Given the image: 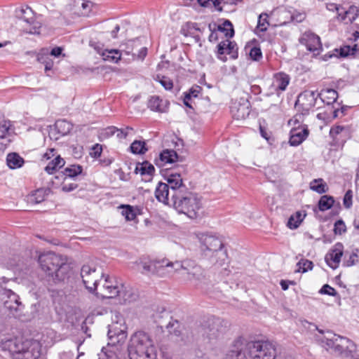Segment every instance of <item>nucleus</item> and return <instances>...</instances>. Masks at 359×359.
Returning <instances> with one entry per match:
<instances>
[{
	"instance_id": "obj_58",
	"label": "nucleus",
	"mask_w": 359,
	"mask_h": 359,
	"mask_svg": "<svg viewBox=\"0 0 359 359\" xmlns=\"http://www.w3.org/2000/svg\"><path fill=\"white\" fill-rule=\"evenodd\" d=\"M320 293L332 297H335L337 294L335 289L327 284H325L322 287V288L320 290Z\"/></svg>"
},
{
	"instance_id": "obj_3",
	"label": "nucleus",
	"mask_w": 359,
	"mask_h": 359,
	"mask_svg": "<svg viewBox=\"0 0 359 359\" xmlns=\"http://www.w3.org/2000/svg\"><path fill=\"white\" fill-rule=\"evenodd\" d=\"M201 250L204 259L210 260L212 264L222 266L227 259V253L224 249L222 240L212 234H202L199 238Z\"/></svg>"
},
{
	"instance_id": "obj_51",
	"label": "nucleus",
	"mask_w": 359,
	"mask_h": 359,
	"mask_svg": "<svg viewBox=\"0 0 359 359\" xmlns=\"http://www.w3.org/2000/svg\"><path fill=\"white\" fill-rule=\"evenodd\" d=\"M336 104L337 105V107H336L334 105L332 107V117L333 118H339V117L344 116L345 115V113H346V110L348 109V106L339 107V105H340L339 103H336Z\"/></svg>"
},
{
	"instance_id": "obj_55",
	"label": "nucleus",
	"mask_w": 359,
	"mask_h": 359,
	"mask_svg": "<svg viewBox=\"0 0 359 359\" xmlns=\"http://www.w3.org/2000/svg\"><path fill=\"white\" fill-rule=\"evenodd\" d=\"M346 231V227L344 222L342 219H339L334 223V231L335 234L341 235Z\"/></svg>"
},
{
	"instance_id": "obj_52",
	"label": "nucleus",
	"mask_w": 359,
	"mask_h": 359,
	"mask_svg": "<svg viewBox=\"0 0 359 359\" xmlns=\"http://www.w3.org/2000/svg\"><path fill=\"white\" fill-rule=\"evenodd\" d=\"M11 122L7 121H0V138H5L9 134L11 130Z\"/></svg>"
},
{
	"instance_id": "obj_21",
	"label": "nucleus",
	"mask_w": 359,
	"mask_h": 359,
	"mask_svg": "<svg viewBox=\"0 0 359 359\" xmlns=\"http://www.w3.org/2000/svg\"><path fill=\"white\" fill-rule=\"evenodd\" d=\"M290 76L283 72H278L274 75L271 88L279 95L280 92L285 91L290 83Z\"/></svg>"
},
{
	"instance_id": "obj_18",
	"label": "nucleus",
	"mask_w": 359,
	"mask_h": 359,
	"mask_svg": "<svg viewBox=\"0 0 359 359\" xmlns=\"http://www.w3.org/2000/svg\"><path fill=\"white\" fill-rule=\"evenodd\" d=\"M344 246L342 243H337L334 248L325 255V262L332 269H337L343 255Z\"/></svg>"
},
{
	"instance_id": "obj_6",
	"label": "nucleus",
	"mask_w": 359,
	"mask_h": 359,
	"mask_svg": "<svg viewBox=\"0 0 359 359\" xmlns=\"http://www.w3.org/2000/svg\"><path fill=\"white\" fill-rule=\"evenodd\" d=\"M245 349L251 359H276V348L269 341H251L245 344Z\"/></svg>"
},
{
	"instance_id": "obj_38",
	"label": "nucleus",
	"mask_w": 359,
	"mask_h": 359,
	"mask_svg": "<svg viewBox=\"0 0 359 359\" xmlns=\"http://www.w3.org/2000/svg\"><path fill=\"white\" fill-rule=\"evenodd\" d=\"M65 163V160L60 156H57L45 167V171L52 175L57 168L63 167Z\"/></svg>"
},
{
	"instance_id": "obj_42",
	"label": "nucleus",
	"mask_w": 359,
	"mask_h": 359,
	"mask_svg": "<svg viewBox=\"0 0 359 359\" xmlns=\"http://www.w3.org/2000/svg\"><path fill=\"white\" fill-rule=\"evenodd\" d=\"M169 184L163 182H158V201L164 204H169Z\"/></svg>"
},
{
	"instance_id": "obj_53",
	"label": "nucleus",
	"mask_w": 359,
	"mask_h": 359,
	"mask_svg": "<svg viewBox=\"0 0 359 359\" xmlns=\"http://www.w3.org/2000/svg\"><path fill=\"white\" fill-rule=\"evenodd\" d=\"M229 46H226V54L229 55L232 59L238 57V46L235 42L229 40Z\"/></svg>"
},
{
	"instance_id": "obj_37",
	"label": "nucleus",
	"mask_w": 359,
	"mask_h": 359,
	"mask_svg": "<svg viewBox=\"0 0 359 359\" xmlns=\"http://www.w3.org/2000/svg\"><path fill=\"white\" fill-rule=\"evenodd\" d=\"M310 189L318 194H325L328 190V187L322 178L313 180L310 182Z\"/></svg>"
},
{
	"instance_id": "obj_56",
	"label": "nucleus",
	"mask_w": 359,
	"mask_h": 359,
	"mask_svg": "<svg viewBox=\"0 0 359 359\" xmlns=\"http://www.w3.org/2000/svg\"><path fill=\"white\" fill-rule=\"evenodd\" d=\"M353 191L352 190H348L343 198V204L344 207L347 209L350 208L352 206L353 202Z\"/></svg>"
},
{
	"instance_id": "obj_9",
	"label": "nucleus",
	"mask_w": 359,
	"mask_h": 359,
	"mask_svg": "<svg viewBox=\"0 0 359 359\" xmlns=\"http://www.w3.org/2000/svg\"><path fill=\"white\" fill-rule=\"evenodd\" d=\"M318 97L316 92L305 90L299 95L295 107L298 111H302L303 114H309L310 109L315 107Z\"/></svg>"
},
{
	"instance_id": "obj_17",
	"label": "nucleus",
	"mask_w": 359,
	"mask_h": 359,
	"mask_svg": "<svg viewBox=\"0 0 359 359\" xmlns=\"http://www.w3.org/2000/svg\"><path fill=\"white\" fill-rule=\"evenodd\" d=\"M95 267L90 266L88 264H84L81 270V276L83 279V283L86 289L90 293H93L95 292L98 283L97 280L90 278L91 273H95Z\"/></svg>"
},
{
	"instance_id": "obj_54",
	"label": "nucleus",
	"mask_w": 359,
	"mask_h": 359,
	"mask_svg": "<svg viewBox=\"0 0 359 359\" xmlns=\"http://www.w3.org/2000/svg\"><path fill=\"white\" fill-rule=\"evenodd\" d=\"M197 1L203 7H210L212 4L218 11L222 10L221 7H219L220 4L219 0H197Z\"/></svg>"
},
{
	"instance_id": "obj_28",
	"label": "nucleus",
	"mask_w": 359,
	"mask_h": 359,
	"mask_svg": "<svg viewBox=\"0 0 359 359\" xmlns=\"http://www.w3.org/2000/svg\"><path fill=\"white\" fill-rule=\"evenodd\" d=\"M107 336L112 344H116L124 339L126 337V333L123 330L118 329L116 325H109Z\"/></svg>"
},
{
	"instance_id": "obj_26",
	"label": "nucleus",
	"mask_w": 359,
	"mask_h": 359,
	"mask_svg": "<svg viewBox=\"0 0 359 359\" xmlns=\"http://www.w3.org/2000/svg\"><path fill=\"white\" fill-rule=\"evenodd\" d=\"M50 192V189L48 188L38 189L27 196V201L29 203L39 204L45 200L46 197L48 196Z\"/></svg>"
},
{
	"instance_id": "obj_23",
	"label": "nucleus",
	"mask_w": 359,
	"mask_h": 359,
	"mask_svg": "<svg viewBox=\"0 0 359 359\" xmlns=\"http://www.w3.org/2000/svg\"><path fill=\"white\" fill-rule=\"evenodd\" d=\"M187 281L194 283L197 287L208 285L210 282L205 270L201 266L192 273Z\"/></svg>"
},
{
	"instance_id": "obj_61",
	"label": "nucleus",
	"mask_w": 359,
	"mask_h": 359,
	"mask_svg": "<svg viewBox=\"0 0 359 359\" xmlns=\"http://www.w3.org/2000/svg\"><path fill=\"white\" fill-rule=\"evenodd\" d=\"M102 151V145L100 144H95L92 148V151L90 153V155L95 158H97L101 156Z\"/></svg>"
},
{
	"instance_id": "obj_25",
	"label": "nucleus",
	"mask_w": 359,
	"mask_h": 359,
	"mask_svg": "<svg viewBox=\"0 0 359 359\" xmlns=\"http://www.w3.org/2000/svg\"><path fill=\"white\" fill-rule=\"evenodd\" d=\"M318 95L323 103L330 106L332 104H336V101L338 97V93L332 88H326L323 89L320 93H318Z\"/></svg>"
},
{
	"instance_id": "obj_49",
	"label": "nucleus",
	"mask_w": 359,
	"mask_h": 359,
	"mask_svg": "<svg viewBox=\"0 0 359 359\" xmlns=\"http://www.w3.org/2000/svg\"><path fill=\"white\" fill-rule=\"evenodd\" d=\"M121 208H123L122 215L125 216L126 220L132 221L135 219L136 214L131 205H122Z\"/></svg>"
},
{
	"instance_id": "obj_19",
	"label": "nucleus",
	"mask_w": 359,
	"mask_h": 359,
	"mask_svg": "<svg viewBox=\"0 0 359 359\" xmlns=\"http://www.w3.org/2000/svg\"><path fill=\"white\" fill-rule=\"evenodd\" d=\"M245 344L238 340L232 345L226 352L224 359H248V350L245 349Z\"/></svg>"
},
{
	"instance_id": "obj_48",
	"label": "nucleus",
	"mask_w": 359,
	"mask_h": 359,
	"mask_svg": "<svg viewBox=\"0 0 359 359\" xmlns=\"http://www.w3.org/2000/svg\"><path fill=\"white\" fill-rule=\"evenodd\" d=\"M226 46H229L228 39L221 41L217 45V57L223 62H226L227 60L226 57L225 56V54H226Z\"/></svg>"
},
{
	"instance_id": "obj_4",
	"label": "nucleus",
	"mask_w": 359,
	"mask_h": 359,
	"mask_svg": "<svg viewBox=\"0 0 359 359\" xmlns=\"http://www.w3.org/2000/svg\"><path fill=\"white\" fill-rule=\"evenodd\" d=\"M322 346L326 350L346 359H358L355 358L356 352L355 344L349 339L332 332L327 331L325 335L320 339Z\"/></svg>"
},
{
	"instance_id": "obj_32",
	"label": "nucleus",
	"mask_w": 359,
	"mask_h": 359,
	"mask_svg": "<svg viewBox=\"0 0 359 359\" xmlns=\"http://www.w3.org/2000/svg\"><path fill=\"white\" fill-rule=\"evenodd\" d=\"M231 111L233 114V116L237 119L245 118L246 116H248L250 113L249 111V104H235L231 108Z\"/></svg>"
},
{
	"instance_id": "obj_50",
	"label": "nucleus",
	"mask_w": 359,
	"mask_h": 359,
	"mask_svg": "<svg viewBox=\"0 0 359 359\" xmlns=\"http://www.w3.org/2000/svg\"><path fill=\"white\" fill-rule=\"evenodd\" d=\"M298 269L296 270V272H306L309 269H312L313 268V262L308 259H301L297 264Z\"/></svg>"
},
{
	"instance_id": "obj_22",
	"label": "nucleus",
	"mask_w": 359,
	"mask_h": 359,
	"mask_svg": "<svg viewBox=\"0 0 359 359\" xmlns=\"http://www.w3.org/2000/svg\"><path fill=\"white\" fill-rule=\"evenodd\" d=\"M334 53L330 55H325V60L327 58H331L333 56L337 57H345L348 56H353V57H359V48L357 45H354L353 46H344L341 47L339 49L336 48L334 50Z\"/></svg>"
},
{
	"instance_id": "obj_60",
	"label": "nucleus",
	"mask_w": 359,
	"mask_h": 359,
	"mask_svg": "<svg viewBox=\"0 0 359 359\" xmlns=\"http://www.w3.org/2000/svg\"><path fill=\"white\" fill-rule=\"evenodd\" d=\"M105 289L108 291L109 298L116 297L119 295L120 290L117 285L105 286Z\"/></svg>"
},
{
	"instance_id": "obj_8",
	"label": "nucleus",
	"mask_w": 359,
	"mask_h": 359,
	"mask_svg": "<svg viewBox=\"0 0 359 359\" xmlns=\"http://www.w3.org/2000/svg\"><path fill=\"white\" fill-rule=\"evenodd\" d=\"M1 294L4 299V306L5 309L9 311V315L14 318H20L22 315L24 305L20 301L19 296L10 289L2 288Z\"/></svg>"
},
{
	"instance_id": "obj_11",
	"label": "nucleus",
	"mask_w": 359,
	"mask_h": 359,
	"mask_svg": "<svg viewBox=\"0 0 359 359\" xmlns=\"http://www.w3.org/2000/svg\"><path fill=\"white\" fill-rule=\"evenodd\" d=\"M301 44L304 45L307 50L313 55H318L322 50V44L320 37L311 31H306L302 34L299 39Z\"/></svg>"
},
{
	"instance_id": "obj_40",
	"label": "nucleus",
	"mask_w": 359,
	"mask_h": 359,
	"mask_svg": "<svg viewBox=\"0 0 359 359\" xmlns=\"http://www.w3.org/2000/svg\"><path fill=\"white\" fill-rule=\"evenodd\" d=\"M177 158V154L172 149H165L159 154V159L161 161L165 163H171L176 161Z\"/></svg>"
},
{
	"instance_id": "obj_7",
	"label": "nucleus",
	"mask_w": 359,
	"mask_h": 359,
	"mask_svg": "<svg viewBox=\"0 0 359 359\" xmlns=\"http://www.w3.org/2000/svg\"><path fill=\"white\" fill-rule=\"evenodd\" d=\"M227 327V321L219 318L211 317L203 324L201 332L210 342H214L223 337Z\"/></svg>"
},
{
	"instance_id": "obj_44",
	"label": "nucleus",
	"mask_w": 359,
	"mask_h": 359,
	"mask_svg": "<svg viewBox=\"0 0 359 359\" xmlns=\"http://www.w3.org/2000/svg\"><path fill=\"white\" fill-rule=\"evenodd\" d=\"M305 215L301 212H297L294 215H291L287 222V226L291 229H297L303 221Z\"/></svg>"
},
{
	"instance_id": "obj_35",
	"label": "nucleus",
	"mask_w": 359,
	"mask_h": 359,
	"mask_svg": "<svg viewBox=\"0 0 359 359\" xmlns=\"http://www.w3.org/2000/svg\"><path fill=\"white\" fill-rule=\"evenodd\" d=\"M121 51L118 49H106L102 52L101 55L104 60L117 63L121 60Z\"/></svg>"
},
{
	"instance_id": "obj_30",
	"label": "nucleus",
	"mask_w": 359,
	"mask_h": 359,
	"mask_svg": "<svg viewBox=\"0 0 359 359\" xmlns=\"http://www.w3.org/2000/svg\"><path fill=\"white\" fill-rule=\"evenodd\" d=\"M135 173H140L143 177L149 176V177L155 172V168L153 165L145 161L142 163H137L135 169Z\"/></svg>"
},
{
	"instance_id": "obj_63",
	"label": "nucleus",
	"mask_w": 359,
	"mask_h": 359,
	"mask_svg": "<svg viewBox=\"0 0 359 359\" xmlns=\"http://www.w3.org/2000/svg\"><path fill=\"white\" fill-rule=\"evenodd\" d=\"M148 107L154 111H157V96L151 97L148 102Z\"/></svg>"
},
{
	"instance_id": "obj_13",
	"label": "nucleus",
	"mask_w": 359,
	"mask_h": 359,
	"mask_svg": "<svg viewBox=\"0 0 359 359\" xmlns=\"http://www.w3.org/2000/svg\"><path fill=\"white\" fill-rule=\"evenodd\" d=\"M161 313H162V316H158V319L162 320L160 323L158 322V328L163 332V327H165L170 334L180 336V331L177 329L179 327L178 321L172 320L170 311H168L164 307L162 308Z\"/></svg>"
},
{
	"instance_id": "obj_5",
	"label": "nucleus",
	"mask_w": 359,
	"mask_h": 359,
	"mask_svg": "<svg viewBox=\"0 0 359 359\" xmlns=\"http://www.w3.org/2000/svg\"><path fill=\"white\" fill-rule=\"evenodd\" d=\"M173 206L180 214H184L193 219L198 215L201 208V199L193 193H188L185 196L176 194L172 197Z\"/></svg>"
},
{
	"instance_id": "obj_24",
	"label": "nucleus",
	"mask_w": 359,
	"mask_h": 359,
	"mask_svg": "<svg viewBox=\"0 0 359 359\" xmlns=\"http://www.w3.org/2000/svg\"><path fill=\"white\" fill-rule=\"evenodd\" d=\"M309 130L306 126L303 128H293L290 131L289 142L291 146H298L306 139Z\"/></svg>"
},
{
	"instance_id": "obj_46",
	"label": "nucleus",
	"mask_w": 359,
	"mask_h": 359,
	"mask_svg": "<svg viewBox=\"0 0 359 359\" xmlns=\"http://www.w3.org/2000/svg\"><path fill=\"white\" fill-rule=\"evenodd\" d=\"M217 30L222 32L226 37L231 38L234 34V30L231 22L226 20L222 25H217Z\"/></svg>"
},
{
	"instance_id": "obj_45",
	"label": "nucleus",
	"mask_w": 359,
	"mask_h": 359,
	"mask_svg": "<svg viewBox=\"0 0 359 359\" xmlns=\"http://www.w3.org/2000/svg\"><path fill=\"white\" fill-rule=\"evenodd\" d=\"M334 202V200L332 196L324 195L320 197L318 201V208L320 211L327 210L332 208Z\"/></svg>"
},
{
	"instance_id": "obj_2",
	"label": "nucleus",
	"mask_w": 359,
	"mask_h": 359,
	"mask_svg": "<svg viewBox=\"0 0 359 359\" xmlns=\"http://www.w3.org/2000/svg\"><path fill=\"white\" fill-rule=\"evenodd\" d=\"M39 263L43 271L51 277L53 282L63 281L70 271L67 260L60 255L48 252L39 257Z\"/></svg>"
},
{
	"instance_id": "obj_10",
	"label": "nucleus",
	"mask_w": 359,
	"mask_h": 359,
	"mask_svg": "<svg viewBox=\"0 0 359 359\" xmlns=\"http://www.w3.org/2000/svg\"><path fill=\"white\" fill-rule=\"evenodd\" d=\"M15 359H38L41 355L39 344L35 341L25 340Z\"/></svg>"
},
{
	"instance_id": "obj_33",
	"label": "nucleus",
	"mask_w": 359,
	"mask_h": 359,
	"mask_svg": "<svg viewBox=\"0 0 359 359\" xmlns=\"http://www.w3.org/2000/svg\"><path fill=\"white\" fill-rule=\"evenodd\" d=\"M141 46L140 40L139 38L128 40L126 43L121 45V51L124 52L126 55L132 54L133 57L136 56V53L134 52L135 49Z\"/></svg>"
},
{
	"instance_id": "obj_12",
	"label": "nucleus",
	"mask_w": 359,
	"mask_h": 359,
	"mask_svg": "<svg viewBox=\"0 0 359 359\" xmlns=\"http://www.w3.org/2000/svg\"><path fill=\"white\" fill-rule=\"evenodd\" d=\"M17 17L30 25V28L25 31L27 33L31 34H38L40 33L41 23L35 20L34 12L31 8L28 6L22 8L17 12Z\"/></svg>"
},
{
	"instance_id": "obj_57",
	"label": "nucleus",
	"mask_w": 359,
	"mask_h": 359,
	"mask_svg": "<svg viewBox=\"0 0 359 359\" xmlns=\"http://www.w3.org/2000/svg\"><path fill=\"white\" fill-rule=\"evenodd\" d=\"M250 57L255 61L259 60L262 57L261 49L257 47H253L250 49L249 53Z\"/></svg>"
},
{
	"instance_id": "obj_29",
	"label": "nucleus",
	"mask_w": 359,
	"mask_h": 359,
	"mask_svg": "<svg viewBox=\"0 0 359 359\" xmlns=\"http://www.w3.org/2000/svg\"><path fill=\"white\" fill-rule=\"evenodd\" d=\"M7 165L11 169H16L21 168L24 163L25 160L18 153H9L6 156Z\"/></svg>"
},
{
	"instance_id": "obj_47",
	"label": "nucleus",
	"mask_w": 359,
	"mask_h": 359,
	"mask_svg": "<svg viewBox=\"0 0 359 359\" xmlns=\"http://www.w3.org/2000/svg\"><path fill=\"white\" fill-rule=\"evenodd\" d=\"M167 184H169V188L170 187L173 190H175L177 188H180L182 185V179L181 175L177 173L170 174L168 179Z\"/></svg>"
},
{
	"instance_id": "obj_59",
	"label": "nucleus",
	"mask_w": 359,
	"mask_h": 359,
	"mask_svg": "<svg viewBox=\"0 0 359 359\" xmlns=\"http://www.w3.org/2000/svg\"><path fill=\"white\" fill-rule=\"evenodd\" d=\"M158 83H160L165 90H171L173 87L172 81L166 76H162L161 79L158 78Z\"/></svg>"
},
{
	"instance_id": "obj_20",
	"label": "nucleus",
	"mask_w": 359,
	"mask_h": 359,
	"mask_svg": "<svg viewBox=\"0 0 359 359\" xmlns=\"http://www.w3.org/2000/svg\"><path fill=\"white\" fill-rule=\"evenodd\" d=\"M23 341L21 339L16 337L3 339L0 341V348L2 351H8L15 359V354H18L20 351Z\"/></svg>"
},
{
	"instance_id": "obj_34",
	"label": "nucleus",
	"mask_w": 359,
	"mask_h": 359,
	"mask_svg": "<svg viewBox=\"0 0 359 359\" xmlns=\"http://www.w3.org/2000/svg\"><path fill=\"white\" fill-rule=\"evenodd\" d=\"M54 126L57 133L62 136L67 135L72 130V123L66 120L56 121Z\"/></svg>"
},
{
	"instance_id": "obj_27",
	"label": "nucleus",
	"mask_w": 359,
	"mask_h": 359,
	"mask_svg": "<svg viewBox=\"0 0 359 359\" xmlns=\"http://www.w3.org/2000/svg\"><path fill=\"white\" fill-rule=\"evenodd\" d=\"M83 168L80 165H72L66 168L64 171L61 172L58 175L55 176L56 179L65 180L67 177L74 178L81 174Z\"/></svg>"
},
{
	"instance_id": "obj_36",
	"label": "nucleus",
	"mask_w": 359,
	"mask_h": 359,
	"mask_svg": "<svg viewBox=\"0 0 359 359\" xmlns=\"http://www.w3.org/2000/svg\"><path fill=\"white\" fill-rule=\"evenodd\" d=\"M202 88L199 86H192L187 92L184 93V104L189 108L192 109L191 100L192 97H197L201 93Z\"/></svg>"
},
{
	"instance_id": "obj_16",
	"label": "nucleus",
	"mask_w": 359,
	"mask_h": 359,
	"mask_svg": "<svg viewBox=\"0 0 359 359\" xmlns=\"http://www.w3.org/2000/svg\"><path fill=\"white\" fill-rule=\"evenodd\" d=\"M331 6L337 11L338 18L346 24L352 23L359 14V8L355 6H351L348 10L336 4H332Z\"/></svg>"
},
{
	"instance_id": "obj_64",
	"label": "nucleus",
	"mask_w": 359,
	"mask_h": 359,
	"mask_svg": "<svg viewBox=\"0 0 359 359\" xmlns=\"http://www.w3.org/2000/svg\"><path fill=\"white\" fill-rule=\"evenodd\" d=\"M50 57L48 53H43L41 52L38 53L36 56V60L39 62L41 64H44L48 59H49Z\"/></svg>"
},
{
	"instance_id": "obj_1",
	"label": "nucleus",
	"mask_w": 359,
	"mask_h": 359,
	"mask_svg": "<svg viewBox=\"0 0 359 359\" xmlns=\"http://www.w3.org/2000/svg\"><path fill=\"white\" fill-rule=\"evenodd\" d=\"M130 359H157V351L150 335L143 331L135 332L128 344Z\"/></svg>"
},
{
	"instance_id": "obj_41",
	"label": "nucleus",
	"mask_w": 359,
	"mask_h": 359,
	"mask_svg": "<svg viewBox=\"0 0 359 359\" xmlns=\"http://www.w3.org/2000/svg\"><path fill=\"white\" fill-rule=\"evenodd\" d=\"M130 151L134 154H144L147 151L144 141L135 140L129 147Z\"/></svg>"
},
{
	"instance_id": "obj_14",
	"label": "nucleus",
	"mask_w": 359,
	"mask_h": 359,
	"mask_svg": "<svg viewBox=\"0 0 359 359\" xmlns=\"http://www.w3.org/2000/svg\"><path fill=\"white\" fill-rule=\"evenodd\" d=\"M166 266L174 269L177 272L182 271V277L187 280L192 273L198 269L199 265L193 260L187 259L182 262H168Z\"/></svg>"
},
{
	"instance_id": "obj_15",
	"label": "nucleus",
	"mask_w": 359,
	"mask_h": 359,
	"mask_svg": "<svg viewBox=\"0 0 359 359\" xmlns=\"http://www.w3.org/2000/svg\"><path fill=\"white\" fill-rule=\"evenodd\" d=\"M157 260L151 259L148 256H142L135 262L137 270L143 275L151 276L156 275Z\"/></svg>"
},
{
	"instance_id": "obj_62",
	"label": "nucleus",
	"mask_w": 359,
	"mask_h": 359,
	"mask_svg": "<svg viewBox=\"0 0 359 359\" xmlns=\"http://www.w3.org/2000/svg\"><path fill=\"white\" fill-rule=\"evenodd\" d=\"M358 255L355 252H353L350 255L348 259H346L344 262V265L346 266H351L354 265L358 262Z\"/></svg>"
},
{
	"instance_id": "obj_39",
	"label": "nucleus",
	"mask_w": 359,
	"mask_h": 359,
	"mask_svg": "<svg viewBox=\"0 0 359 359\" xmlns=\"http://www.w3.org/2000/svg\"><path fill=\"white\" fill-rule=\"evenodd\" d=\"M196 31L203 32L197 23L188 22L182 27L180 32L185 36H191Z\"/></svg>"
},
{
	"instance_id": "obj_31",
	"label": "nucleus",
	"mask_w": 359,
	"mask_h": 359,
	"mask_svg": "<svg viewBox=\"0 0 359 359\" xmlns=\"http://www.w3.org/2000/svg\"><path fill=\"white\" fill-rule=\"evenodd\" d=\"M348 129L341 126H334L330 131V136L337 142H343L344 137L348 135Z\"/></svg>"
},
{
	"instance_id": "obj_43",
	"label": "nucleus",
	"mask_w": 359,
	"mask_h": 359,
	"mask_svg": "<svg viewBox=\"0 0 359 359\" xmlns=\"http://www.w3.org/2000/svg\"><path fill=\"white\" fill-rule=\"evenodd\" d=\"M168 261L161 260L158 261V276L160 277H170L173 275L175 272H177L174 269L168 268L166 266Z\"/></svg>"
}]
</instances>
